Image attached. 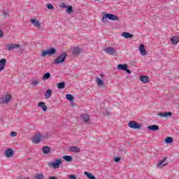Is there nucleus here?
<instances>
[{
    "label": "nucleus",
    "mask_w": 179,
    "mask_h": 179,
    "mask_svg": "<svg viewBox=\"0 0 179 179\" xmlns=\"http://www.w3.org/2000/svg\"><path fill=\"white\" fill-rule=\"evenodd\" d=\"M55 52H57V50H55V48L48 49L46 50H43L41 52V57H42V58H44L46 55H49V56L54 55Z\"/></svg>",
    "instance_id": "f257e3e1"
},
{
    "label": "nucleus",
    "mask_w": 179,
    "mask_h": 179,
    "mask_svg": "<svg viewBox=\"0 0 179 179\" xmlns=\"http://www.w3.org/2000/svg\"><path fill=\"white\" fill-rule=\"evenodd\" d=\"M12 99V96L10 94H7L5 95V96H2L0 98V104H8L9 101H10V99Z\"/></svg>",
    "instance_id": "f03ea898"
},
{
    "label": "nucleus",
    "mask_w": 179,
    "mask_h": 179,
    "mask_svg": "<svg viewBox=\"0 0 179 179\" xmlns=\"http://www.w3.org/2000/svg\"><path fill=\"white\" fill-rule=\"evenodd\" d=\"M61 163H62V161L61 159H56L54 162L48 163V166L52 169H59Z\"/></svg>",
    "instance_id": "7ed1b4c3"
},
{
    "label": "nucleus",
    "mask_w": 179,
    "mask_h": 179,
    "mask_svg": "<svg viewBox=\"0 0 179 179\" xmlns=\"http://www.w3.org/2000/svg\"><path fill=\"white\" fill-rule=\"evenodd\" d=\"M19 47H20V44L11 43V44L7 45L6 46L5 50H6V51H13V50H17V48H19Z\"/></svg>",
    "instance_id": "20e7f679"
},
{
    "label": "nucleus",
    "mask_w": 179,
    "mask_h": 179,
    "mask_svg": "<svg viewBox=\"0 0 179 179\" xmlns=\"http://www.w3.org/2000/svg\"><path fill=\"white\" fill-rule=\"evenodd\" d=\"M68 55H66V52H64L62 54H61L55 61V64H62V62H65V59L66 58V56Z\"/></svg>",
    "instance_id": "39448f33"
},
{
    "label": "nucleus",
    "mask_w": 179,
    "mask_h": 179,
    "mask_svg": "<svg viewBox=\"0 0 179 179\" xmlns=\"http://www.w3.org/2000/svg\"><path fill=\"white\" fill-rule=\"evenodd\" d=\"M129 127L130 128H132V129H141V128L142 127V125L138 124V122L135 121H130L129 122Z\"/></svg>",
    "instance_id": "423d86ee"
},
{
    "label": "nucleus",
    "mask_w": 179,
    "mask_h": 179,
    "mask_svg": "<svg viewBox=\"0 0 179 179\" xmlns=\"http://www.w3.org/2000/svg\"><path fill=\"white\" fill-rule=\"evenodd\" d=\"M44 139V136H43L41 134L36 135L35 137L33 139L34 143H40L41 142V140Z\"/></svg>",
    "instance_id": "0eeeda50"
},
{
    "label": "nucleus",
    "mask_w": 179,
    "mask_h": 179,
    "mask_svg": "<svg viewBox=\"0 0 179 179\" xmlns=\"http://www.w3.org/2000/svg\"><path fill=\"white\" fill-rule=\"evenodd\" d=\"M31 23L34 24L35 27H38V29H40L41 27V23L40 21L36 20V19H31L30 20Z\"/></svg>",
    "instance_id": "6e6552de"
},
{
    "label": "nucleus",
    "mask_w": 179,
    "mask_h": 179,
    "mask_svg": "<svg viewBox=\"0 0 179 179\" xmlns=\"http://www.w3.org/2000/svg\"><path fill=\"white\" fill-rule=\"evenodd\" d=\"M14 153H13V150L10 148H8L7 150H6L5 151V155L6 157H7L8 159H10V157H12V156H13Z\"/></svg>",
    "instance_id": "1a4fd4ad"
},
{
    "label": "nucleus",
    "mask_w": 179,
    "mask_h": 179,
    "mask_svg": "<svg viewBox=\"0 0 179 179\" xmlns=\"http://www.w3.org/2000/svg\"><path fill=\"white\" fill-rule=\"evenodd\" d=\"M139 51L141 54V55L145 56L148 55V51L145 49V45L141 44L139 46Z\"/></svg>",
    "instance_id": "9d476101"
},
{
    "label": "nucleus",
    "mask_w": 179,
    "mask_h": 179,
    "mask_svg": "<svg viewBox=\"0 0 179 179\" xmlns=\"http://www.w3.org/2000/svg\"><path fill=\"white\" fill-rule=\"evenodd\" d=\"M105 52L107 54H109L110 55H114V53L115 52V49L113 48H108L104 50Z\"/></svg>",
    "instance_id": "9b49d317"
},
{
    "label": "nucleus",
    "mask_w": 179,
    "mask_h": 179,
    "mask_svg": "<svg viewBox=\"0 0 179 179\" xmlns=\"http://www.w3.org/2000/svg\"><path fill=\"white\" fill-rule=\"evenodd\" d=\"M6 65V59H1L0 60V72L5 69Z\"/></svg>",
    "instance_id": "f8f14e48"
},
{
    "label": "nucleus",
    "mask_w": 179,
    "mask_h": 179,
    "mask_svg": "<svg viewBox=\"0 0 179 179\" xmlns=\"http://www.w3.org/2000/svg\"><path fill=\"white\" fill-rule=\"evenodd\" d=\"M172 115H173V113L171 112L159 113L158 114V115L159 117H162V118L164 117H171Z\"/></svg>",
    "instance_id": "ddd939ff"
},
{
    "label": "nucleus",
    "mask_w": 179,
    "mask_h": 179,
    "mask_svg": "<svg viewBox=\"0 0 179 179\" xmlns=\"http://www.w3.org/2000/svg\"><path fill=\"white\" fill-rule=\"evenodd\" d=\"M106 14H107L106 17H108L109 20H118V16L115 15L114 14H108V13H106Z\"/></svg>",
    "instance_id": "4468645a"
},
{
    "label": "nucleus",
    "mask_w": 179,
    "mask_h": 179,
    "mask_svg": "<svg viewBox=\"0 0 179 179\" xmlns=\"http://www.w3.org/2000/svg\"><path fill=\"white\" fill-rule=\"evenodd\" d=\"M122 36L124 37V38H132V37H134V34L129 32H123L122 33Z\"/></svg>",
    "instance_id": "2eb2a0df"
},
{
    "label": "nucleus",
    "mask_w": 179,
    "mask_h": 179,
    "mask_svg": "<svg viewBox=\"0 0 179 179\" xmlns=\"http://www.w3.org/2000/svg\"><path fill=\"white\" fill-rule=\"evenodd\" d=\"M127 68H128L127 64H118L117 66V69H119V71H125Z\"/></svg>",
    "instance_id": "dca6fc26"
},
{
    "label": "nucleus",
    "mask_w": 179,
    "mask_h": 179,
    "mask_svg": "<svg viewBox=\"0 0 179 179\" xmlns=\"http://www.w3.org/2000/svg\"><path fill=\"white\" fill-rule=\"evenodd\" d=\"M42 152L43 153H44L45 155H48V153H50V152H51V148L48 147V146H44L42 148Z\"/></svg>",
    "instance_id": "f3484780"
},
{
    "label": "nucleus",
    "mask_w": 179,
    "mask_h": 179,
    "mask_svg": "<svg viewBox=\"0 0 179 179\" xmlns=\"http://www.w3.org/2000/svg\"><path fill=\"white\" fill-rule=\"evenodd\" d=\"M148 129L150 131H159V126L156 124L148 126Z\"/></svg>",
    "instance_id": "a211bd4d"
},
{
    "label": "nucleus",
    "mask_w": 179,
    "mask_h": 179,
    "mask_svg": "<svg viewBox=\"0 0 179 179\" xmlns=\"http://www.w3.org/2000/svg\"><path fill=\"white\" fill-rule=\"evenodd\" d=\"M171 41L173 45H176V44H178L179 42V37L178 36H173Z\"/></svg>",
    "instance_id": "6ab92c4d"
},
{
    "label": "nucleus",
    "mask_w": 179,
    "mask_h": 179,
    "mask_svg": "<svg viewBox=\"0 0 179 179\" xmlns=\"http://www.w3.org/2000/svg\"><path fill=\"white\" fill-rule=\"evenodd\" d=\"M80 52H82V49H80L79 48H73V55H79Z\"/></svg>",
    "instance_id": "aec40b11"
},
{
    "label": "nucleus",
    "mask_w": 179,
    "mask_h": 179,
    "mask_svg": "<svg viewBox=\"0 0 179 179\" xmlns=\"http://www.w3.org/2000/svg\"><path fill=\"white\" fill-rule=\"evenodd\" d=\"M71 152H75L76 153H80V148L78 146H72L70 148Z\"/></svg>",
    "instance_id": "412c9836"
},
{
    "label": "nucleus",
    "mask_w": 179,
    "mask_h": 179,
    "mask_svg": "<svg viewBox=\"0 0 179 179\" xmlns=\"http://www.w3.org/2000/svg\"><path fill=\"white\" fill-rule=\"evenodd\" d=\"M38 107H42L43 111H47V106H45V103L40 102L38 104Z\"/></svg>",
    "instance_id": "4be33fe9"
},
{
    "label": "nucleus",
    "mask_w": 179,
    "mask_h": 179,
    "mask_svg": "<svg viewBox=\"0 0 179 179\" xmlns=\"http://www.w3.org/2000/svg\"><path fill=\"white\" fill-rule=\"evenodd\" d=\"M51 94H52V91L51 90H48L45 94V99H50V97H51Z\"/></svg>",
    "instance_id": "5701e85b"
},
{
    "label": "nucleus",
    "mask_w": 179,
    "mask_h": 179,
    "mask_svg": "<svg viewBox=\"0 0 179 179\" xmlns=\"http://www.w3.org/2000/svg\"><path fill=\"white\" fill-rule=\"evenodd\" d=\"M141 81L143 82V83H148V82H149V77H148V76H142L141 78Z\"/></svg>",
    "instance_id": "b1692460"
},
{
    "label": "nucleus",
    "mask_w": 179,
    "mask_h": 179,
    "mask_svg": "<svg viewBox=\"0 0 179 179\" xmlns=\"http://www.w3.org/2000/svg\"><path fill=\"white\" fill-rule=\"evenodd\" d=\"M50 78H51V73H50V72L45 73L43 75V80H47V79H50Z\"/></svg>",
    "instance_id": "393cba45"
},
{
    "label": "nucleus",
    "mask_w": 179,
    "mask_h": 179,
    "mask_svg": "<svg viewBox=\"0 0 179 179\" xmlns=\"http://www.w3.org/2000/svg\"><path fill=\"white\" fill-rule=\"evenodd\" d=\"M84 174L90 179H96L93 174L90 173V172H85Z\"/></svg>",
    "instance_id": "a878e982"
},
{
    "label": "nucleus",
    "mask_w": 179,
    "mask_h": 179,
    "mask_svg": "<svg viewBox=\"0 0 179 179\" xmlns=\"http://www.w3.org/2000/svg\"><path fill=\"white\" fill-rule=\"evenodd\" d=\"M81 118L85 121V122H89L90 118L87 114L82 115Z\"/></svg>",
    "instance_id": "bb28decb"
},
{
    "label": "nucleus",
    "mask_w": 179,
    "mask_h": 179,
    "mask_svg": "<svg viewBox=\"0 0 179 179\" xmlns=\"http://www.w3.org/2000/svg\"><path fill=\"white\" fill-rule=\"evenodd\" d=\"M34 179H44V175L43 173L36 174Z\"/></svg>",
    "instance_id": "cd10ccee"
},
{
    "label": "nucleus",
    "mask_w": 179,
    "mask_h": 179,
    "mask_svg": "<svg viewBox=\"0 0 179 179\" xmlns=\"http://www.w3.org/2000/svg\"><path fill=\"white\" fill-rule=\"evenodd\" d=\"M57 87L58 89H65V83L62 82V83H57Z\"/></svg>",
    "instance_id": "c85d7f7f"
},
{
    "label": "nucleus",
    "mask_w": 179,
    "mask_h": 179,
    "mask_svg": "<svg viewBox=\"0 0 179 179\" xmlns=\"http://www.w3.org/2000/svg\"><path fill=\"white\" fill-rule=\"evenodd\" d=\"M64 160L66 162H72V157L69 155H64L63 157Z\"/></svg>",
    "instance_id": "c756f323"
},
{
    "label": "nucleus",
    "mask_w": 179,
    "mask_h": 179,
    "mask_svg": "<svg viewBox=\"0 0 179 179\" xmlns=\"http://www.w3.org/2000/svg\"><path fill=\"white\" fill-rule=\"evenodd\" d=\"M66 13H68V15H71V13L73 12V10H72V6H69L66 8Z\"/></svg>",
    "instance_id": "7c9ffc66"
},
{
    "label": "nucleus",
    "mask_w": 179,
    "mask_h": 179,
    "mask_svg": "<svg viewBox=\"0 0 179 179\" xmlns=\"http://www.w3.org/2000/svg\"><path fill=\"white\" fill-rule=\"evenodd\" d=\"M66 99H67L69 101H73V96H72V94H67L66 95Z\"/></svg>",
    "instance_id": "2f4dec72"
},
{
    "label": "nucleus",
    "mask_w": 179,
    "mask_h": 179,
    "mask_svg": "<svg viewBox=\"0 0 179 179\" xmlns=\"http://www.w3.org/2000/svg\"><path fill=\"white\" fill-rule=\"evenodd\" d=\"M96 83L99 86H103V85H104V82L99 78H96Z\"/></svg>",
    "instance_id": "473e14b6"
},
{
    "label": "nucleus",
    "mask_w": 179,
    "mask_h": 179,
    "mask_svg": "<svg viewBox=\"0 0 179 179\" xmlns=\"http://www.w3.org/2000/svg\"><path fill=\"white\" fill-rule=\"evenodd\" d=\"M166 160H167V157H165L162 159V160L159 161L157 164V167H160V166H162V164L164 163V162H166Z\"/></svg>",
    "instance_id": "72a5a7b5"
},
{
    "label": "nucleus",
    "mask_w": 179,
    "mask_h": 179,
    "mask_svg": "<svg viewBox=\"0 0 179 179\" xmlns=\"http://www.w3.org/2000/svg\"><path fill=\"white\" fill-rule=\"evenodd\" d=\"M173 138L171 137H167L166 139H165V143H173Z\"/></svg>",
    "instance_id": "f704fd0d"
},
{
    "label": "nucleus",
    "mask_w": 179,
    "mask_h": 179,
    "mask_svg": "<svg viewBox=\"0 0 179 179\" xmlns=\"http://www.w3.org/2000/svg\"><path fill=\"white\" fill-rule=\"evenodd\" d=\"M107 19H108V17H107V13L102 16L101 22H107Z\"/></svg>",
    "instance_id": "c9c22d12"
},
{
    "label": "nucleus",
    "mask_w": 179,
    "mask_h": 179,
    "mask_svg": "<svg viewBox=\"0 0 179 179\" xmlns=\"http://www.w3.org/2000/svg\"><path fill=\"white\" fill-rule=\"evenodd\" d=\"M17 49L18 50L19 52H20V54H23V52H24V49H22V45H20L19 48H17Z\"/></svg>",
    "instance_id": "e433bc0d"
},
{
    "label": "nucleus",
    "mask_w": 179,
    "mask_h": 179,
    "mask_svg": "<svg viewBox=\"0 0 179 179\" xmlns=\"http://www.w3.org/2000/svg\"><path fill=\"white\" fill-rule=\"evenodd\" d=\"M47 8L48 9H50L51 10H54V6H52V4L51 3L47 4Z\"/></svg>",
    "instance_id": "4c0bfd02"
},
{
    "label": "nucleus",
    "mask_w": 179,
    "mask_h": 179,
    "mask_svg": "<svg viewBox=\"0 0 179 179\" xmlns=\"http://www.w3.org/2000/svg\"><path fill=\"white\" fill-rule=\"evenodd\" d=\"M120 160H121V157H115V158H113V161L115 163H118L120 162Z\"/></svg>",
    "instance_id": "58836bf2"
},
{
    "label": "nucleus",
    "mask_w": 179,
    "mask_h": 179,
    "mask_svg": "<svg viewBox=\"0 0 179 179\" xmlns=\"http://www.w3.org/2000/svg\"><path fill=\"white\" fill-rule=\"evenodd\" d=\"M69 178H70V179H76V176L75 175H69Z\"/></svg>",
    "instance_id": "ea45409f"
},
{
    "label": "nucleus",
    "mask_w": 179,
    "mask_h": 179,
    "mask_svg": "<svg viewBox=\"0 0 179 179\" xmlns=\"http://www.w3.org/2000/svg\"><path fill=\"white\" fill-rule=\"evenodd\" d=\"M60 8H63L64 9H65V8H66V4H65L64 3H62L60 5Z\"/></svg>",
    "instance_id": "a19ab883"
},
{
    "label": "nucleus",
    "mask_w": 179,
    "mask_h": 179,
    "mask_svg": "<svg viewBox=\"0 0 179 179\" xmlns=\"http://www.w3.org/2000/svg\"><path fill=\"white\" fill-rule=\"evenodd\" d=\"M10 135L11 136L15 137L17 135V133H16L15 131H12Z\"/></svg>",
    "instance_id": "79ce46f5"
},
{
    "label": "nucleus",
    "mask_w": 179,
    "mask_h": 179,
    "mask_svg": "<svg viewBox=\"0 0 179 179\" xmlns=\"http://www.w3.org/2000/svg\"><path fill=\"white\" fill-rule=\"evenodd\" d=\"M3 37V31H2L1 29H0V38H2Z\"/></svg>",
    "instance_id": "37998d69"
},
{
    "label": "nucleus",
    "mask_w": 179,
    "mask_h": 179,
    "mask_svg": "<svg viewBox=\"0 0 179 179\" xmlns=\"http://www.w3.org/2000/svg\"><path fill=\"white\" fill-rule=\"evenodd\" d=\"M37 85H38V81H34L33 83H32V85H34V87H36V86H37Z\"/></svg>",
    "instance_id": "c03bdc74"
},
{
    "label": "nucleus",
    "mask_w": 179,
    "mask_h": 179,
    "mask_svg": "<svg viewBox=\"0 0 179 179\" xmlns=\"http://www.w3.org/2000/svg\"><path fill=\"white\" fill-rule=\"evenodd\" d=\"M126 72H127V73H131L132 71H131V70L128 69V68H126V70H124Z\"/></svg>",
    "instance_id": "a18cd8bd"
},
{
    "label": "nucleus",
    "mask_w": 179,
    "mask_h": 179,
    "mask_svg": "<svg viewBox=\"0 0 179 179\" xmlns=\"http://www.w3.org/2000/svg\"><path fill=\"white\" fill-rule=\"evenodd\" d=\"M17 179H30V178H17Z\"/></svg>",
    "instance_id": "49530a36"
},
{
    "label": "nucleus",
    "mask_w": 179,
    "mask_h": 179,
    "mask_svg": "<svg viewBox=\"0 0 179 179\" xmlns=\"http://www.w3.org/2000/svg\"><path fill=\"white\" fill-rule=\"evenodd\" d=\"M164 166H167V163L162 164L161 167H164Z\"/></svg>",
    "instance_id": "de8ad7c7"
},
{
    "label": "nucleus",
    "mask_w": 179,
    "mask_h": 179,
    "mask_svg": "<svg viewBox=\"0 0 179 179\" xmlns=\"http://www.w3.org/2000/svg\"><path fill=\"white\" fill-rule=\"evenodd\" d=\"M105 115H106L107 117H108V115H110V113H105Z\"/></svg>",
    "instance_id": "09e8293b"
},
{
    "label": "nucleus",
    "mask_w": 179,
    "mask_h": 179,
    "mask_svg": "<svg viewBox=\"0 0 179 179\" xmlns=\"http://www.w3.org/2000/svg\"><path fill=\"white\" fill-rule=\"evenodd\" d=\"M94 1H100V0H94Z\"/></svg>",
    "instance_id": "8fccbe9b"
}]
</instances>
